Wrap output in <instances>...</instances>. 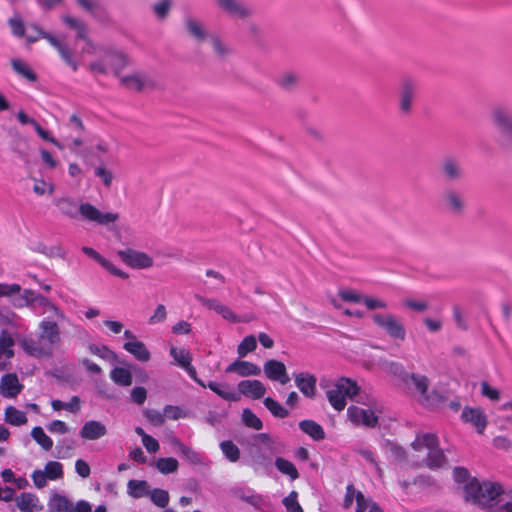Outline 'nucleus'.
I'll return each mask as SVG.
<instances>
[{
  "instance_id": "de8ad7c7",
  "label": "nucleus",
  "mask_w": 512,
  "mask_h": 512,
  "mask_svg": "<svg viewBox=\"0 0 512 512\" xmlns=\"http://www.w3.org/2000/svg\"><path fill=\"white\" fill-rule=\"evenodd\" d=\"M263 404L274 417L283 419L289 415V411L278 401L271 397H266L263 401Z\"/></svg>"
},
{
  "instance_id": "6e6d98bb",
  "label": "nucleus",
  "mask_w": 512,
  "mask_h": 512,
  "mask_svg": "<svg viewBox=\"0 0 512 512\" xmlns=\"http://www.w3.org/2000/svg\"><path fill=\"white\" fill-rule=\"evenodd\" d=\"M58 53L62 60L69 66L73 71H77L79 68L78 62L73 57L72 50L69 48L67 44H63L61 48H59Z\"/></svg>"
},
{
  "instance_id": "49530a36",
  "label": "nucleus",
  "mask_w": 512,
  "mask_h": 512,
  "mask_svg": "<svg viewBox=\"0 0 512 512\" xmlns=\"http://www.w3.org/2000/svg\"><path fill=\"white\" fill-rule=\"evenodd\" d=\"M31 437L39 444L45 451H49L53 447L52 439L46 435L43 428L36 426L31 430Z\"/></svg>"
},
{
  "instance_id": "f03ea898",
  "label": "nucleus",
  "mask_w": 512,
  "mask_h": 512,
  "mask_svg": "<svg viewBox=\"0 0 512 512\" xmlns=\"http://www.w3.org/2000/svg\"><path fill=\"white\" fill-rule=\"evenodd\" d=\"M62 215L70 219H78L94 222L98 225L107 226L118 220L119 214L113 212H101L98 208L88 202H79L71 196H62L53 201Z\"/></svg>"
},
{
  "instance_id": "09e8293b",
  "label": "nucleus",
  "mask_w": 512,
  "mask_h": 512,
  "mask_svg": "<svg viewBox=\"0 0 512 512\" xmlns=\"http://www.w3.org/2000/svg\"><path fill=\"white\" fill-rule=\"evenodd\" d=\"M178 467L179 463L173 457L159 458L156 461V468L165 475L176 472Z\"/></svg>"
},
{
  "instance_id": "052dcab7",
  "label": "nucleus",
  "mask_w": 512,
  "mask_h": 512,
  "mask_svg": "<svg viewBox=\"0 0 512 512\" xmlns=\"http://www.w3.org/2000/svg\"><path fill=\"white\" fill-rule=\"evenodd\" d=\"M209 41L212 45L214 52L221 58L227 56L230 53V49L221 41L216 35H210Z\"/></svg>"
},
{
  "instance_id": "a878e982",
  "label": "nucleus",
  "mask_w": 512,
  "mask_h": 512,
  "mask_svg": "<svg viewBox=\"0 0 512 512\" xmlns=\"http://www.w3.org/2000/svg\"><path fill=\"white\" fill-rule=\"evenodd\" d=\"M200 302L206 306L210 310H214L218 314H220L224 319L230 322H236L237 316L236 314L226 305H223L217 299L214 298H199Z\"/></svg>"
},
{
  "instance_id": "412c9836",
  "label": "nucleus",
  "mask_w": 512,
  "mask_h": 512,
  "mask_svg": "<svg viewBox=\"0 0 512 512\" xmlns=\"http://www.w3.org/2000/svg\"><path fill=\"white\" fill-rule=\"evenodd\" d=\"M403 385L408 389H411L413 386L414 390L422 397V403H425L428 400L427 392L430 381L427 376L416 373H409L406 382H403Z\"/></svg>"
},
{
  "instance_id": "79ce46f5",
  "label": "nucleus",
  "mask_w": 512,
  "mask_h": 512,
  "mask_svg": "<svg viewBox=\"0 0 512 512\" xmlns=\"http://www.w3.org/2000/svg\"><path fill=\"white\" fill-rule=\"evenodd\" d=\"M4 420L13 426H21L27 422L26 414L16 409L14 406H8L5 410Z\"/></svg>"
},
{
  "instance_id": "f704fd0d",
  "label": "nucleus",
  "mask_w": 512,
  "mask_h": 512,
  "mask_svg": "<svg viewBox=\"0 0 512 512\" xmlns=\"http://www.w3.org/2000/svg\"><path fill=\"white\" fill-rule=\"evenodd\" d=\"M172 444L178 448L182 456L192 465H200L203 463V457L200 453L183 444L179 439L175 438Z\"/></svg>"
},
{
  "instance_id": "338daca9",
  "label": "nucleus",
  "mask_w": 512,
  "mask_h": 512,
  "mask_svg": "<svg viewBox=\"0 0 512 512\" xmlns=\"http://www.w3.org/2000/svg\"><path fill=\"white\" fill-rule=\"evenodd\" d=\"M171 7V1L170 0H161L160 2L156 3L153 6V11L157 15L158 18L163 19L165 18Z\"/></svg>"
},
{
  "instance_id": "69168bd1",
  "label": "nucleus",
  "mask_w": 512,
  "mask_h": 512,
  "mask_svg": "<svg viewBox=\"0 0 512 512\" xmlns=\"http://www.w3.org/2000/svg\"><path fill=\"white\" fill-rule=\"evenodd\" d=\"M131 400L137 405H142L146 401L147 391L142 386H136L131 390Z\"/></svg>"
},
{
  "instance_id": "6ab92c4d",
  "label": "nucleus",
  "mask_w": 512,
  "mask_h": 512,
  "mask_svg": "<svg viewBox=\"0 0 512 512\" xmlns=\"http://www.w3.org/2000/svg\"><path fill=\"white\" fill-rule=\"evenodd\" d=\"M107 434L106 426L97 420L86 421L79 431V435L85 440H98Z\"/></svg>"
},
{
  "instance_id": "e2e57ef3",
  "label": "nucleus",
  "mask_w": 512,
  "mask_h": 512,
  "mask_svg": "<svg viewBox=\"0 0 512 512\" xmlns=\"http://www.w3.org/2000/svg\"><path fill=\"white\" fill-rule=\"evenodd\" d=\"M165 417L172 420H178L180 418H185L186 413L179 406L166 405L164 407V418Z\"/></svg>"
},
{
  "instance_id": "2eb2a0df",
  "label": "nucleus",
  "mask_w": 512,
  "mask_h": 512,
  "mask_svg": "<svg viewBox=\"0 0 512 512\" xmlns=\"http://www.w3.org/2000/svg\"><path fill=\"white\" fill-rule=\"evenodd\" d=\"M461 419L465 423H471L479 434H482L487 426V417L480 408L466 406L461 413Z\"/></svg>"
},
{
  "instance_id": "13d9d810",
  "label": "nucleus",
  "mask_w": 512,
  "mask_h": 512,
  "mask_svg": "<svg viewBox=\"0 0 512 512\" xmlns=\"http://www.w3.org/2000/svg\"><path fill=\"white\" fill-rule=\"evenodd\" d=\"M150 498L151 501L160 508H165L169 503V493L160 488L153 489Z\"/></svg>"
},
{
  "instance_id": "393cba45",
  "label": "nucleus",
  "mask_w": 512,
  "mask_h": 512,
  "mask_svg": "<svg viewBox=\"0 0 512 512\" xmlns=\"http://www.w3.org/2000/svg\"><path fill=\"white\" fill-rule=\"evenodd\" d=\"M16 505L22 512H35L43 510L39 498L29 492H23L16 497Z\"/></svg>"
},
{
  "instance_id": "c756f323",
  "label": "nucleus",
  "mask_w": 512,
  "mask_h": 512,
  "mask_svg": "<svg viewBox=\"0 0 512 512\" xmlns=\"http://www.w3.org/2000/svg\"><path fill=\"white\" fill-rule=\"evenodd\" d=\"M49 512H72L73 503L64 495L54 493L48 501Z\"/></svg>"
},
{
  "instance_id": "0eeeda50",
  "label": "nucleus",
  "mask_w": 512,
  "mask_h": 512,
  "mask_svg": "<svg viewBox=\"0 0 512 512\" xmlns=\"http://www.w3.org/2000/svg\"><path fill=\"white\" fill-rule=\"evenodd\" d=\"M372 320L379 328L384 330L390 338L399 341H403L405 339L406 329L395 315L390 313H376L372 316Z\"/></svg>"
},
{
  "instance_id": "c03bdc74",
  "label": "nucleus",
  "mask_w": 512,
  "mask_h": 512,
  "mask_svg": "<svg viewBox=\"0 0 512 512\" xmlns=\"http://www.w3.org/2000/svg\"><path fill=\"white\" fill-rule=\"evenodd\" d=\"M243 424L254 430H261L263 428L262 420L250 409L244 408L241 414Z\"/></svg>"
},
{
  "instance_id": "5fc2aeb1",
  "label": "nucleus",
  "mask_w": 512,
  "mask_h": 512,
  "mask_svg": "<svg viewBox=\"0 0 512 512\" xmlns=\"http://www.w3.org/2000/svg\"><path fill=\"white\" fill-rule=\"evenodd\" d=\"M257 347L256 338L253 335H248L240 342L237 348L239 357H245L248 353L254 351Z\"/></svg>"
},
{
  "instance_id": "bb28decb",
  "label": "nucleus",
  "mask_w": 512,
  "mask_h": 512,
  "mask_svg": "<svg viewBox=\"0 0 512 512\" xmlns=\"http://www.w3.org/2000/svg\"><path fill=\"white\" fill-rule=\"evenodd\" d=\"M206 388H209L211 391L226 401L237 402L240 400V394L230 390V385L227 383L209 381L206 383Z\"/></svg>"
},
{
  "instance_id": "8fccbe9b",
  "label": "nucleus",
  "mask_w": 512,
  "mask_h": 512,
  "mask_svg": "<svg viewBox=\"0 0 512 512\" xmlns=\"http://www.w3.org/2000/svg\"><path fill=\"white\" fill-rule=\"evenodd\" d=\"M298 76L292 72H285L279 75L276 83L285 91L293 90L298 84Z\"/></svg>"
},
{
  "instance_id": "9b49d317",
  "label": "nucleus",
  "mask_w": 512,
  "mask_h": 512,
  "mask_svg": "<svg viewBox=\"0 0 512 512\" xmlns=\"http://www.w3.org/2000/svg\"><path fill=\"white\" fill-rule=\"evenodd\" d=\"M441 203L444 209L453 215H461L466 208L463 193L455 189L445 190L441 195Z\"/></svg>"
},
{
  "instance_id": "cd10ccee",
  "label": "nucleus",
  "mask_w": 512,
  "mask_h": 512,
  "mask_svg": "<svg viewBox=\"0 0 512 512\" xmlns=\"http://www.w3.org/2000/svg\"><path fill=\"white\" fill-rule=\"evenodd\" d=\"M121 83L128 89L140 92L147 86H152V81L145 75L135 73L121 78Z\"/></svg>"
},
{
  "instance_id": "37998d69",
  "label": "nucleus",
  "mask_w": 512,
  "mask_h": 512,
  "mask_svg": "<svg viewBox=\"0 0 512 512\" xmlns=\"http://www.w3.org/2000/svg\"><path fill=\"white\" fill-rule=\"evenodd\" d=\"M185 25L189 34L198 41H204L210 36L207 34L202 25L191 17L186 18Z\"/></svg>"
},
{
  "instance_id": "7c9ffc66",
  "label": "nucleus",
  "mask_w": 512,
  "mask_h": 512,
  "mask_svg": "<svg viewBox=\"0 0 512 512\" xmlns=\"http://www.w3.org/2000/svg\"><path fill=\"white\" fill-rule=\"evenodd\" d=\"M62 21L68 28L76 31L77 39L90 43V39L88 37V27L83 21L70 15L63 16Z\"/></svg>"
},
{
  "instance_id": "a19ab883",
  "label": "nucleus",
  "mask_w": 512,
  "mask_h": 512,
  "mask_svg": "<svg viewBox=\"0 0 512 512\" xmlns=\"http://www.w3.org/2000/svg\"><path fill=\"white\" fill-rule=\"evenodd\" d=\"M219 447L228 461L235 463L240 459V449L233 441L224 440L220 442Z\"/></svg>"
},
{
  "instance_id": "c85d7f7f",
  "label": "nucleus",
  "mask_w": 512,
  "mask_h": 512,
  "mask_svg": "<svg viewBox=\"0 0 512 512\" xmlns=\"http://www.w3.org/2000/svg\"><path fill=\"white\" fill-rule=\"evenodd\" d=\"M123 349L132 354L135 359L141 362H147L151 358V354L146 345L138 340L125 342L123 344Z\"/></svg>"
},
{
  "instance_id": "4d7b16f0",
  "label": "nucleus",
  "mask_w": 512,
  "mask_h": 512,
  "mask_svg": "<svg viewBox=\"0 0 512 512\" xmlns=\"http://www.w3.org/2000/svg\"><path fill=\"white\" fill-rule=\"evenodd\" d=\"M297 498L298 493L296 491H291L286 497L283 498L282 503L285 506L287 512H304Z\"/></svg>"
},
{
  "instance_id": "774afa93",
  "label": "nucleus",
  "mask_w": 512,
  "mask_h": 512,
  "mask_svg": "<svg viewBox=\"0 0 512 512\" xmlns=\"http://www.w3.org/2000/svg\"><path fill=\"white\" fill-rule=\"evenodd\" d=\"M34 129L41 139L52 143L59 149H62V145L59 143V141L55 137L51 136L50 132L42 128L38 123H36Z\"/></svg>"
},
{
  "instance_id": "4be33fe9",
  "label": "nucleus",
  "mask_w": 512,
  "mask_h": 512,
  "mask_svg": "<svg viewBox=\"0 0 512 512\" xmlns=\"http://www.w3.org/2000/svg\"><path fill=\"white\" fill-rule=\"evenodd\" d=\"M82 252L87 255L88 257L95 260L97 263H99L104 269L109 271L112 275L117 276L121 279L128 278V274L121 269L117 268L113 265L112 262L104 258L101 254H99L95 249L91 247L84 246L82 247Z\"/></svg>"
},
{
  "instance_id": "ddd939ff",
  "label": "nucleus",
  "mask_w": 512,
  "mask_h": 512,
  "mask_svg": "<svg viewBox=\"0 0 512 512\" xmlns=\"http://www.w3.org/2000/svg\"><path fill=\"white\" fill-rule=\"evenodd\" d=\"M263 371L271 381L279 382L282 385H286L290 381L285 364L279 360L269 359L265 361Z\"/></svg>"
},
{
  "instance_id": "a211bd4d",
  "label": "nucleus",
  "mask_w": 512,
  "mask_h": 512,
  "mask_svg": "<svg viewBox=\"0 0 512 512\" xmlns=\"http://www.w3.org/2000/svg\"><path fill=\"white\" fill-rule=\"evenodd\" d=\"M23 389L15 373L4 374L1 378L0 394L5 398H15Z\"/></svg>"
},
{
  "instance_id": "680f3d73",
  "label": "nucleus",
  "mask_w": 512,
  "mask_h": 512,
  "mask_svg": "<svg viewBox=\"0 0 512 512\" xmlns=\"http://www.w3.org/2000/svg\"><path fill=\"white\" fill-rule=\"evenodd\" d=\"M76 2L94 17H99L102 12V7L96 0H76Z\"/></svg>"
},
{
  "instance_id": "9d476101",
  "label": "nucleus",
  "mask_w": 512,
  "mask_h": 512,
  "mask_svg": "<svg viewBox=\"0 0 512 512\" xmlns=\"http://www.w3.org/2000/svg\"><path fill=\"white\" fill-rule=\"evenodd\" d=\"M347 416L353 424L368 428H375L379 419L373 410L363 409L355 405L348 407Z\"/></svg>"
},
{
  "instance_id": "1a4fd4ad",
  "label": "nucleus",
  "mask_w": 512,
  "mask_h": 512,
  "mask_svg": "<svg viewBox=\"0 0 512 512\" xmlns=\"http://www.w3.org/2000/svg\"><path fill=\"white\" fill-rule=\"evenodd\" d=\"M117 254L123 263L133 269H146L153 265V258L145 252L127 248L119 250Z\"/></svg>"
},
{
  "instance_id": "bf43d9fd",
  "label": "nucleus",
  "mask_w": 512,
  "mask_h": 512,
  "mask_svg": "<svg viewBox=\"0 0 512 512\" xmlns=\"http://www.w3.org/2000/svg\"><path fill=\"white\" fill-rule=\"evenodd\" d=\"M8 25L14 36L22 38L25 35L24 23L18 14H15L14 17L8 19Z\"/></svg>"
},
{
  "instance_id": "3c124183",
  "label": "nucleus",
  "mask_w": 512,
  "mask_h": 512,
  "mask_svg": "<svg viewBox=\"0 0 512 512\" xmlns=\"http://www.w3.org/2000/svg\"><path fill=\"white\" fill-rule=\"evenodd\" d=\"M169 353H170V356L176 362V364L178 366H180L181 368L184 367L186 365V363L192 362L191 353L189 352V350H187L185 348L178 349V348L172 346L170 348Z\"/></svg>"
},
{
  "instance_id": "603ef678",
  "label": "nucleus",
  "mask_w": 512,
  "mask_h": 512,
  "mask_svg": "<svg viewBox=\"0 0 512 512\" xmlns=\"http://www.w3.org/2000/svg\"><path fill=\"white\" fill-rule=\"evenodd\" d=\"M127 488L128 493L134 498H141L148 493V484L144 480H130Z\"/></svg>"
},
{
  "instance_id": "dca6fc26",
  "label": "nucleus",
  "mask_w": 512,
  "mask_h": 512,
  "mask_svg": "<svg viewBox=\"0 0 512 512\" xmlns=\"http://www.w3.org/2000/svg\"><path fill=\"white\" fill-rule=\"evenodd\" d=\"M238 394L251 399H261L266 393V387L259 380H242L237 385Z\"/></svg>"
},
{
  "instance_id": "864d4df0",
  "label": "nucleus",
  "mask_w": 512,
  "mask_h": 512,
  "mask_svg": "<svg viewBox=\"0 0 512 512\" xmlns=\"http://www.w3.org/2000/svg\"><path fill=\"white\" fill-rule=\"evenodd\" d=\"M44 472L49 480H57L63 477V465L58 461H48Z\"/></svg>"
},
{
  "instance_id": "2f4dec72",
  "label": "nucleus",
  "mask_w": 512,
  "mask_h": 512,
  "mask_svg": "<svg viewBox=\"0 0 512 512\" xmlns=\"http://www.w3.org/2000/svg\"><path fill=\"white\" fill-rule=\"evenodd\" d=\"M300 430L310 436L314 441L325 439V431L323 427L314 420H302L299 422Z\"/></svg>"
},
{
  "instance_id": "4c0bfd02",
  "label": "nucleus",
  "mask_w": 512,
  "mask_h": 512,
  "mask_svg": "<svg viewBox=\"0 0 512 512\" xmlns=\"http://www.w3.org/2000/svg\"><path fill=\"white\" fill-rule=\"evenodd\" d=\"M234 495L255 508H259L263 503L262 496L256 494L250 488H238L235 490Z\"/></svg>"
},
{
  "instance_id": "20e7f679",
  "label": "nucleus",
  "mask_w": 512,
  "mask_h": 512,
  "mask_svg": "<svg viewBox=\"0 0 512 512\" xmlns=\"http://www.w3.org/2000/svg\"><path fill=\"white\" fill-rule=\"evenodd\" d=\"M466 499L481 507L490 506L504 490L498 482L482 481L472 478L464 487Z\"/></svg>"
},
{
  "instance_id": "e433bc0d",
  "label": "nucleus",
  "mask_w": 512,
  "mask_h": 512,
  "mask_svg": "<svg viewBox=\"0 0 512 512\" xmlns=\"http://www.w3.org/2000/svg\"><path fill=\"white\" fill-rule=\"evenodd\" d=\"M12 69L21 77L25 78L29 82L37 81V74L29 67L24 61L13 58L11 60Z\"/></svg>"
},
{
  "instance_id": "473e14b6",
  "label": "nucleus",
  "mask_w": 512,
  "mask_h": 512,
  "mask_svg": "<svg viewBox=\"0 0 512 512\" xmlns=\"http://www.w3.org/2000/svg\"><path fill=\"white\" fill-rule=\"evenodd\" d=\"M411 446L415 451H421L424 448L429 450L439 446V440L434 433L417 434Z\"/></svg>"
},
{
  "instance_id": "0e129e2a",
  "label": "nucleus",
  "mask_w": 512,
  "mask_h": 512,
  "mask_svg": "<svg viewBox=\"0 0 512 512\" xmlns=\"http://www.w3.org/2000/svg\"><path fill=\"white\" fill-rule=\"evenodd\" d=\"M21 292V286L17 283H0V297H11Z\"/></svg>"
},
{
  "instance_id": "39448f33",
  "label": "nucleus",
  "mask_w": 512,
  "mask_h": 512,
  "mask_svg": "<svg viewBox=\"0 0 512 512\" xmlns=\"http://www.w3.org/2000/svg\"><path fill=\"white\" fill-rule=\"evenodd\" d=\"M360 392V386L357 382L348 377H341L337 380L334 387L326 391L327 400L336 411H342L346 407V398L357 403L366 404L362 397L357 398Z\"/></svg>"
},
{
  "instance_id": "58836bf2",
  "label": "nucleus",
  "mask_w": 512,
  "mask_h": 512,
  "mask_svg": "<svg viewBox=\"0 0 512 512\" xmlns=\"http://www.w3.org/2000/svg\"><path fill=\"white\" fill-rule=\"evenodd\" d=\"M88 350L90 353L110 362L111 364L119 362L118 355L106 345L90 344L88 346Z\"/></svg>"
},
{
  "instance_id": "7ed1b4c3",
  "label": "nucleus",
  "mask_w": 512,
  "mask_h": 512,
  "mask_svg": "<svg viewBox=\"0 0 512 512\" xmlns=\"http://www.w3.org/2000/svg\"><path fill=\"white\" fill-rule=\"evenodd\" d=\"M248 453L249 465L255 472L269 470L272 465V455L275 453L271 436L268 433L254 434L249 444Z\"/></svg>"
},
{
  "instance_id": "f8f14e48",
  "label": "nucleus",
  "mask_w": 512,
  "mask_h": 512,
  "mask_svg": "<svg viewBox=\"0 0 512 512\" xmlns=\"http://www.w3.org/2000/svg\"><path fill=\"white\" fill-rule=\"evenodd\" d=\"M219 8L233 18L245 19L252 15L253 10L241 0H216Z\"/></svg>"
},
{
  "instance_id": "4468645a",
  "label": "nucleus",
  "mask_w": 512,
  "mask_h": 512,
  "mask_svg": "<svg viewBox=\"0 0 512 512\" xmlns=\"http://www.w3.org/2000/svg\"><path fill=\"white\" fill-rule=\"evenodd\" d=\"M441 172L447 181H459L465 175L461 161L454 156H447L443 159Z\"/></svg>"
},
{
  "instance_id": "f257e3e1",
  "label": "nucleus",
  "mask_w": 512,
  "mask_h": 512,
  "mask_svg": "<svg viewBox=\"0 0 512 512\" xmlns=\"http://www.w3.org/2000/svg\"><path fill=\"white\" fill-rule=\"evenodd\" d=\"M38 338L25 337L20 341L22 350L30 357L51 358L53 346L61 341L60 327L56 321L44 318L38 325Z\"/></svg>"
},
{
  "instance_id": "6e6552de",
  "label": "nucleus",
  "mask_w": 512,
  "mask_h": 512,
  "mask_svg": "<svg viewBox=\"0 0 512 512\" xmlns=\"http://www.w3.org/2000/svg\"><path fill=\"white\" fill-rule=\"evenodd\" d=\"M417 89L418 85L414 79L408 77L402 79L398 92L399 108L402 113L409 114L411 112Z\"/></svg>"
},
{
  "instance_id": "f3484780",
  "label": "nucleus",
  "mask_w": 512,
  "mask_h": 512,
  "mask_svg": "<svg viewBox=\"0 0 512 512\" xmlns=\"http://www.w3.org/2000/svg\"><path fill=\"white\" fill-rule=\"evenodd\" d=\"M225 372L236 373L240 377L258 376L261 368L252 362L237 359L226 367Z\"/></svg>"
},
{
  "instance_id": "423d86ee",
  "label": "nucleus",
  "mask_w": 512,
  "mask_h": 512,
  "mask_svg": "<svg viewBox=\"0 0 512 512\" xmlns=\"http://www.w3.org/2000/svg\"><path fill=\"white\" fill-rule=\"evenodd\" d=\"M491 118L500 134L512 145V107L508 104L495 105Z\"/></svg>"
},
{
  "instance_id": "a18cd8bd",
  "label": "nucleus",
  "mask_w": 512,
  "mask_h": 512,
  "mask_svg": "<svg viewBox=\"0 0 512 512\" xmlns=\"http://www.w3.org/2000/svg\"><path fill=\"white\" fill-rule=\"evenodd\" d=\"M384 370L395 377H397L402 383L406 382L409 372H407L404 366L395 361H388L383 364Z\"/></svg>"
},
{
  "instance_id": "c9c22d12",
  "label": "nucleus",
  "mask_w": 512,
  "mask_h": 512,
  "mask_svg": "<svg viewBox=\"0 0 512 512\" xmlns=\"http://www.w3.org/2000/svg\"><path fill=\"white\" fill-rule=\"evenodd\" d=\"M111 380L118 386L127 387L132 384L133 376L129 369L115 367L110 372Z\"/></svg>"
},
{
  "instance_id": "72a5a7b5",
  "label": "nucleus",
  "mask_w": 512,
  "mask_h": 512,
  "mask_svg": "<svg viewBox=\"0 0 512 512\" xmlns=\"http://www.w3.org/2000/svg\"><path fill=\"white\" fill-rule=\"evenodd\" d=\"M425 466H427L431 470H437L446 462V456L442 449L439 446L429 449L426 458L423 460Z\"/></svg>"
},
{
  "instance_id": "b1692460",
  "label": "nucleus",
  "mask_w": 512,
  "mask_h": 512,
  "mask_svg": "<svg viewBox=\"0 0 512 512\" xmlns=\"http://www.w3.org/2000/svg\"><path fill=\"white\" fill-rule=\"evenodd\" d=\"M317 378L308 372H301L295 375V385L307 398H313L316 393Z\"/></svg>"
},
{
  "instance_id": "aec40b11",
  "label": "nucleus",
  "mask_w": 512,
  "mask_h": 512,
  "mask_svg": "<svg viewBox=\"0 0 512 512\" xmlns=\"http://www.w3.org/2000/svg\"><path fill=\"white\" fill-rule=\"evenodd\" d=\"M29 308L34 312H38L39 314H44L46 311L50 310L53 312L56 318L60 320L65 319L64 312L54 303H52L47 297L39 293L33 299L32 305H30Z\"/></svg>"
},
{
  "instance_id": "ea45409f",
  "label": "nucleus",
  "mask_w": 512,
  "mask_h": 512,
  "mask_svg": "<svg viewBox=\"0 0 512 512\" xmlns=\"http://www.w3.org/2000/svg\"><path fill=\"white\" fill-rule=\"evenodd\" d=\"M274 463L277 470L280 473L287 475L290 480L294 481L299 478L298 470L291 461L283 457H277Z\"/></svg>"
},
{
  "instance_id": "5701e85b",
  "label": "nucleus",
  "mask_w": 512,
  "mask_h": 512,
  "mask_svg": "<svg viewBox=\"0 0 512 512\" xmlns=\"http://www.w3.org/2000/svg\"><path fill=\"white\" fill-rule=\"evenodd\" d=\"M103 56L108 69L110 68L116 76H118L128 64L127 56L114 49H106Z\"/></svg>"
}]
</instances>
